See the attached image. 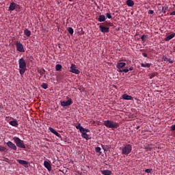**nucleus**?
I'll list each match as a JSON object with an SVG mask.
<instances>
[{
  "mask_svg": "<svg viewBox=\"0 0 175 175\" xmlns=\"http://www.w3.org/2000/svg\"><path fill=\"white\" fill-rule=\"evenodd\" d=\"M18 65H19V73L20 75H23L25 73L27 70V62L23 57H21L18 60Z\"/></svg>",
  "mask_w": 175,
  "mask_h": 175,
  "instance_id": "f257e3e1",
  "label": "nucleus"
},
{
  "mask_svg": "<svg viewBox=\"0 0 175 175\" xmlns=\"http://www.w3.org/2000/svg\"><path fill=\"white\" fill-rule=\"evenodd\" d=\"M104 125L107 128H111L112 129H117L120 124L118 122L111 121V120H105L104 121Z\"/></svg>",
  "mask_w": 175,
  "mask_h": 175,
  "instance_id": "f03ea898",
  "label": "nucleus"
},
{
  "mask_svg": "<svg viewBox=\"0 0 175 175\" xmlns=\"http://www.w3.org/2000/svg\"><path fill=\"white\" fill-rule=\"evenodd\" d=\"M13 140L15 144H16V146L19 147V148H25L24 141L20 139L18 137H14Z\"/></svg>",
  "mask_w": 175,
  "mask_h": 175,
  "instance_id": "7ed1b4c3",
  "label": "nucleus"
},
{
  "mask_svg": "<svg viewBox=\"0 0 175 175\" xmlns=\"http://www.w3.org/2000/svg\"><path fill=\"white\" fill-rule=\"evenodd\" d=\"M132 151V145L128 144L126 145L122 150V154H124V155H128L129 154H131V152Z\"/></svg>",
  "mask_w": 175,
  "mask_h": 175,
  "instance_id": "20e7f679",
  "label": "nucleus"
},
{
  "mask_svg": "<svg viewBox=\"0 0 175 175\" xmlns=\"http://www.w3.org/2000/svg\"><path fill=\"white\" fill-rule=\"evenodd\" d=\"M70 73H75V75L80 74V70L77 68L76 64H71V66L70 68Z\"/></svg>",
  "mask_w": 175,
  "mask_h": 175,
  "instance_id": "39448f33",
  "label": "nucleus"
},
{
  "mask_svg": "<svg viewBox=\"0 0 175 175\" xmlns=\"http://www.w3.org/2000/svg\"><path fill=\"white\" fill-rule=\"evenodd\" d=\"M88 132H90L89 129H85L83 130V131H81V136L82 137H83V139H85L86 140H88V139H90L89 135H88L87 133H88Z\"/></svg>",
  "mask_w": 175,
  "mask_h": 175,
  "instance_id": "423d86ee",
  "label": "nucleus"
},
{
  "mask_svg": "<svg viewBox=\"0 0 175 175\" xmlns=\"http://www.w3.org/2000/svg\"><path fill=\"white\" fill-rule=\"evenodd\" d=\"M16 49L20 53H24V51H25L24 50V46H23V44L21 42H16Z\"/></svg>",
  "mask_w": 175,
  "mask_h": 175,
  "instance_id": "0eeeda50",
  "label": "nucleus"
},
{
  "mask_svg": "<svg viewBox=\"0 0 175 175\" xmlns=\"http://www.w3.org/2000/svg\"><path fill=\"white\" fill-rule=\"evenodd\" d=\"M72 103V99H68L67 101H61L60 103L61 106H62L63 107H65L66 106H70Z\"/></svg>",
  "mask_w": 175,
  "mask_h": 175,
  "instance_id": "6e6552de",
  "label": "nucleus"
},
{
  "mask_svg": "<svg viewBox=\"0 0 175 175\" xmlns=\"http://www.w3.org/2000/svg\"><path fill=\"white\" fill-rule=\"evenodd\" d=\"M7 146L10 148H12V150H14V151H16V150H17V146H16V144H14L13 142L8 141L7 142Z\"/></svg>",
  "mask_w": 175,
  "mask_h": 175,
  "instance_id": "1a4fd4ad",
  "label": "nucleus"
},
{
  "mask_svg": "<svg viewBox=\"0 0 175 175\" xmlns=\"http://www.w3.org/2000/svg\"><path fill=\"white\" fill-rule=\"evenodd\" d=\"M99 29H100V32H103V33H107V32H109V27L102 26V25L99 26Z\"/></svg>",
  "mask_w": 175,
  "mask_h": 175,
  "instance_id": "9d476101",
  "label": "nucleus"
},
{
  "mask_svg": "<svg viewBox=\"0 0 175 175\" xmlns=\"http://www.w3.org/2000/svg\"><path fill=\"white\" fill-rule=\"evenodd\" d=\"M122 99H124V100H133V97H132V96L124 94L122 95Z\"/></svg>",
  "mask_w": 175,
  "mask_h": 175,
  "instance_id": "9b49d317",
  "label": "nucleus"
},
{
  "mask_svg": "<svg viewBox=\"0 0 175 175\" xmlns=\"http://www.w3.org/2000/svg\"><path fill=\"white\" fill-rule=\"evenodd\" d=\"M44 166L49 170V172L51 171V165L47 161H44Z\"/></svg>",
  "mask_w": 175,
  "mask_h": 175,
  "instance_id": "f8f14e48",
  "label": "nucleus"
},
{
  "mask_svg": "<svg viewBox=\"0 0 175 175\" xmlns=\"http://www.w3.org/2000/svg\"><path fill=\"white\" fill-rule=\"evenodd\" d=\"M125 65H126V64L125 62L118 63L116 65V68L118 69H122V68H124V66H125Z\"/></svg>",
  "mask_w": 175,
  "mask_h": 175,
  "instance_id": "ddd939ff",
  "label": "nucleus"
},
{
  "mask_svg": "<svg viewBox=\"0 0 175 175\" xmlns=\"http://www.w3.org/2000/svg\"><path fill=\"white\" fill-rule=\"evenodd\" d=\"M126 3L129 8H132L135 5V2L133 0H127Z\"/></svg>",
  "mask_w": 175,
  "mask_h": 175,
  "instance_id": "4468645a",
  "label": "nucleus"
},
{
  "mask_svg": "<svg viewBox=\"0 0 175 175\" xmlns=\"http://www.w3.org/2000/svg\"><path fill=\"white\" fill-rule=\"evenodd\" d=\"M16 9V3H11L9 6V10L10 12H13Z\"/></svg>",
  "mask_w": 175,
  "mask_h": 175,
  "instance_id": "2eb2a0df",
  "label": "nucleus"
},
{
  "mask_svg": "<svg viewBox=\"0 0 175 175\" xmlns=\"http://www.w3.org/2000/svg\"><path fill=\"white\" fill-rule=\"evenodd\" d=\"M175 36V33H172L171 35L167 36L165 38V40L166 42H169V40H172V39H173V38H174Z\"/></svg>",
  "mask_w": 175,
  "mask_h": 175,
  "instance_id": "dca6fc26",
  "label": "nucleus"
},
{
  "mask_svg": "<svg viewBox=\"0 0 175 175\" xmlns=\"http://www.w3.org/2000/svg\"><path fill=\"white\" fill-rule=\"evenodd\" d=\"M98 21H99V23L106 21V16H105V15H100L98 18Z\"/></svg>",
  "mask_w": 175,
  "mask_h": 175,
  "instance_id": "f3484780",
  "label": "nucleus"
},
{
  "mask_svg": "<svg viewBox=\"0 0 175 175\" xmlns=\"http://www.w3.org/2000/svg\"><path fill=\"white\" fill-rule=\"evenodd\" d=\"M162 59L163 61L169 62L170 64H173V60L170 59V58H168L165 56H163Z\"/></svg>",
  "mask_w": 175,
  "mask_h": 175,
  "instance_id": "a211bd4d",
  "label": "nucleus"
},
{
  "mask_svg": "<svg viewBox=\"0 0 175 175\" xmlns=\"http://www.w3.org/2000/svg\"><path fill=\"white\" fill-rule=\"evenodd\" d=\"M101 174L103 175H110V174H111V171H110L109 170H102Z\"/></svg>",
  "mask_w": 175,
  "mask_h": 175,
  "instance_id": "6ab92c4d",
  "label": "nucleus"
},
{
  "mask_svg": "<svg viewBox=\"0 0 175 175\" xmlns=\"http://www.w3.org/2000/svg\"><path fill=\"white\" fill-rule=\"evenodd\" d=\"M10 125H12V126H17L18 125V122H17L16 120L10 121Z\"/></svg>",
  "mask_w": 175,
  "mask_h": 175,
  "instance_id": "aec40b11",
  "label": "nucleus"
},
{
  "mask_svg": "<svg viewBox=\"0 0 175 175\" xmlns=\"http://www.w3.org/2000/svg\"><path fill=\"white\" fill-rule=\"evenodd\" d=\"M17 162L19 163L20 165H28V161L25 160L18 159Z\"/></svg>",
  "mask_w": 175,
  "mask_h": 175,
  "instance_id": "412c9836",
  "label": "nucleus"
},
{
  "mask_svg": "<svg viewBox=\"0 0 175 175\" xmlns=\"http://www.w3.org/2000/svg\"><path fill=\"white\" fill-rule=\"evenodd\" d=\"M24 35L27 36V38H29L31 36V31L28 30L27 29H25L24 30Z\"/></svg>",
  "mask_w": 175,
  "mask_h": 175,
  "instance_id": "4be33fe9",
  "label": "nucleus"
},
{
  "mask_svg": "<svg viewBox=\"0 0 175 175\" xmlns=\"http://www.w3.org/2000/svg\"><path fill=\"white\" fill-rule=\"evenodd\" d=\"M77 129H79L80 132H83L85 129L81 126V124H79V125L76 126Z\"/></svg>",
  "mask_w": 175,
  "mask_h": 175,
  "instance_id": "5701e85b",
  "label": "nucleus"
},
{
  "mask_svg": "<svg viewBox=\"0 0 175 175\" xmlns=\"http://www.w3.org/2000/svg\"><path fill=\"white\" fill-rule=\"evenodd\" d=\"M167 10H169V7H167V5L162 7V9H161L162 13H166V12H167Z\"/></svg>",
  "mask_w": 175,
  "mask_h": 175,
  "instance_id": "b1692460",
  "label": "nucleus"
},
{
  "mask_svg": "<svg viewBox=\"0 0 175 175\" xmlns=\"http://www.w3.org/2000/svg\"><path fill=\"white\" fill-rule=\"evenodd\" d=\"M141 66L142 68H150L151 66V64H148V63L144 64V63H142L141 64Z\"/></svg>",
  "mask_w": 175,
  "mask_h": 175,
  "instance_id": "393cba45",
  "label": "nucleus"
},
{
  "mask_svg": "<svg viewBox=\"0 0 175 175\" xmlns=\"http://www.w3.org/2000/svg\"><path fill=\"white\" fill-rule=\"evenodd\" d=\"M67 31L70 33V35H73V33L75 32L72 27H68Z\"/></svg>",
  "mask_w": 175,
  "mask_h": 175,
  "instance_id": "a878e982",
  "label": "nucleus"
},
{
  "mask_svg": "<svg viewBox=\"0 0 175 175\" xmlns=\"http://www.w3.org/2000/svg\"><path fill=\"white\" fill-rule=\"evenodd\" d=\"M55 69L57 71L61 70V69H62V66L61 64H57L55 66Z\"/></svg>",
  "mask_w": 175,
  "mask_h": 175,
  "instance_id": "bb28decb",
  "label": "nucleus"
},
{
  "mask_svg": "<svg viewBox=\"0 0 175 175\" xmlns=\"http://www.w3.org/2000/svg\"><path fill=\"white\" fill-rule=\"evenodd\" d=\"M49 131H50V132H51V133H53V135H55V133L57 132V131H55V129H53V127H49Z\"/></svg>",
  "mask_w": 175,
  "mask_h": 175,
  "instance_id": "cd10ccee",
  "label": "nucleus"
},
{
  "mask_svg": "<svg viewBox=\"0 0 175 175\" xmlns=\"http://www.w3.org/2000/svg\"><path fill=\"white\" fill-rule=\"evenodd\" d=\"M42 87L44 88V90H47V88H49V86L47 85V83H43L42 84Z\"/></svg>",
  "mask_w": 175,
  "mask_h": 175,
  "instance_id": "c85d7f7f",
  "label": "nucleus"
},
{
  "mask_svg": "<svg viewBox=\"0 0 175 175\" xmlns=\"http://www.w3.org/2000/svg\"><path fill=\"white\" fill-rule=\"evenodd\" d=\"M100 147H96L95 151L96 152H100Z\"/></svg>",
  "mask_w": 175,
  "mask_h": 175,
  "instance_id": "c756f323",
  "label": "nucleus"
},
{
  "mask_svg": "<svg viewBox=\"0 0 175 175\" xmlns=\"http://www.w3.org/2000/svg\"><path fill=\"white\" fill-rule=\"evenodd\" d=\"M106 17H107V18H111V14H110V13H107V14H106Z\"/></svg>",
  "mask_w": 175,
  "mask_h": 175,
  "instance_id": "7c9ffc66",
  "label": "nucleus"
},
{
  "mask_svg": "<svg viewBox=\"0 0 175 175\" xmlns=\"http://www.w3.org/2000/svg\"><path fill=\"white\" fill-rule=\"evenodd\" d=\"M152 171V170H151V169H146V170H145V172H146V173H151Z\"/></svg>",
  "mask_w": 175,
  "mask_h": 175,
  "instance_id": "2f4dec72",
  "label": "nucleus"
},
{
  "mask_svg": "<svg viewBox=\"0 0 175 175\" xmlns=\"http://www.w3.org/2000/svg\"><path fill=\"white\" fill-rule=\"evenodd\" d=\"M148 14H154V10H148Z\"/></svg>",
  "mask_w": 175,
  "mask_h": 175,
  "instance_id": "473e14b6",
  "label": "nucleus"
},
{
  "mask_svg": "<svg viewBox=\"0 0 175 175\" xmlns=\"http://www.w3.org/2000/svg\"><path fill=\"white\" fill-rule=\"evenodd\" d=\"M170 129H171V131H175V124L172 125V126H170Z\"/></svg>",
  "mask_w": 175,
  "mask_h": 175,
  "instance_id": "72a5a7b5",
  "label": "nucleus"
},
{
  "mask_svg": "<svg viewBox=\"0 0 175 175\" xmlns=\"http://www.w3.org/2000/svg\"><path fill=\"white\" fill-rule=\"evenodd\" d=\"M146 35H143V36L141 37V39H142V40L144 41V40H146Z\"/></svg>",
  "mask_w": 175,
  "mask_h": 175,
  "instance_id": "f704fd0d",
  "label": "nucleus"
},
{
  "mask_svg": "<svg viewBox=\"0 0 175 175\" xmlns=\"http://www.w3.org/2000/svg\"><path fill=\"white\" fill-rule=\"evenodd\" d=\"M123 72H124V73H128L129 72V69L128 68L123 69Z\"/></svg>",
  "mask_w": 175,
  "mask_h": 175,
  "instance_id": "c9c22d12",
  "label": "nucleus"
},
{
  "mask_svg": "<svg viewBox=\"0 0 175 175\" xmlns=\"http://www.w3.org/2000/svg\"><path fill=\"white\" fill-rule=\"evenodd\" d=\"M118 71H119L120 73H122V72H124V69H122V68L118 69Z\"/></svg>",
  "mask_w": 175,
  "mask_h": 175,
  "instance_id": "e433bc0d",
  "label": "nucleus"
},
{
  "mask_svg": "<svg viewBox=\"0 0 175 175\" xmlns=\"http://www.w3.org/2000/svg\"><path fill=\"white\" fill-rule=\"evenodd\" d=\"M0 151H5V147L0 146Z\"/></svg>",
  "mask_w": 175,
  "mask_h": 175,
  "instance_id": "4c0bfd02",
  "label": "nucleus"
},
{
  "mask_svg": "<svg viewBox=\"0 0 175 175\" xmlns=\"http://www.w3.org/2000/svg\"><path fill=\"white\" fill-rule=\"evenodd\" d=\"M170 16H175V10L170 13Z\"/></svg>",
  "mask_w": 175,
  "mask_h": 175,
  "instance_id": "58836bf2",
  "label": "nucleus"
},
{
  "mask_svg": "<svg viewBox=\"0 0 175 175\" xmlns=\"http://www.w3.org/2000/svg\"><path fill=\"white\" fill-rule=\"evenodd\" d=\"M55 136H57V137H59L60 135L59 133H58V132L56 131V133H55Z\"/></svg>",
  "mask_w": 175,
  "mask_h": 175,
  "instance_id": "ea45409f",
  "label": "nucleus"
},
{
  "mask_svg": "<svg viewBox=\"0 0 175 175\" xmlns=\"http://www.w3.org/2000/svg\"><path fill=\"white\" fill-rule=\"evenodd\" d=\"M143 57H147V53H142Z\"/></svg>",
  "mask_w": 175,
  "mask_h": 175,
  "instance_id": "a19ab883",
  "label": "nucleus"
},
{
  "mask_svg": "<svg viewBox=\"0 0 175 175\" xmlns=\"http://www.w3.org/2000/svg\"><path fill=\"white\" fill-rule=\"evenodd\" d=\"M133 70V67H130L129 70Z\"/></svg>",
  "mask_w": 175,
  "mask_h": 175,
  "instance_id": "79ce46f5",
  "label": "nucleus"
},
{
  "mask_svg": "<svg viewBox=\"0 0 175 175\" xmlns=\"http://www.w3.org/2000/svg\"><path fill=\"white\" fill-rule=\"evenodd\" d=\"M139 128H140V126H138L136 127V129H139Z\"/></svg>",
  "mask_w": 175,
  "mask_h": 175,
  "instance_id": "37998d69",
  "label": "nucleus"
},
{
  "mask_svg": "<svg viewBox=\"0 0 175 175\" xmlns=\"http://www.w3.org/2000/svg\"><path fill=\"white\" fill-rule=\"evenodd\" d=\"M70 2H72V0H69Z\"/></svg>",
  "mask_w": 175,
  "mask_h": 175,
  "instance_id": "c03bdc74",
  "label": "nucleus"
},
{
  "mask_svg": "<svg viewBox=\"0 0 175 175\" xmlns=\"http://www.w3.org/2000/svg\"><path fill=\"white\" fill-rule=\"evenodd\" d=\"M150 79H152V77H150Z\"/></svg>",
  "mask_w": 175,
  "mask_h": 175,
  "instance_id": "a18cd8bd",
  "label": "nucleus"
}]
</instances>
